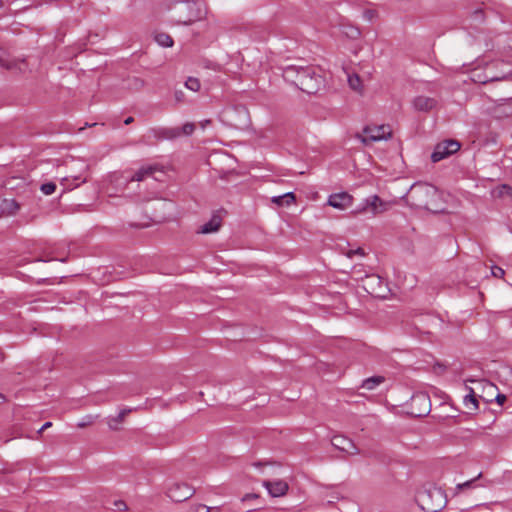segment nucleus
<instances>
[{
    "mask_svg": "<svg viewBox=\"0 0 512 512\" xmlns=\"http://www.w3.org/2000/svg\"><path fill=\"white\" fill-rule=\"evenodd\" d=\"M429 397L426 394H417L412 397L413 404H424L425 408L423 412L418 413V416L426 415L429 412Z\"/></svg>",
    "mask_w": 512,
    "mask_h": 512,
    "instance_id": "21",
    "label": "nucleus"
},
{
    "mask_svg": "<svg viewBox=\"0 0 512 512\" xmlns=\"http://www.w3.org/2000/svg\"><path fill=\"white\" fill-rule=\"evenodd\" d=\"M174 97L177 103H182L185 101V94L182 90L175 91Z\"/></svg>",
    "mask_w": 512,
    "mask_h": 512,
    "instance_id": "37",
    "label": "nucleus"
},
{
    "mask_svg": "<svg viewBox=\"0 0 512 512\" xmlns=\"http://www.w3.org/2000/svg\"><path fill=\"white\" fill-rule=\"evenodd\" d=\"M155 41L162 47H172L173 46V39L172 37L164 32L157 33L155 35Z\"/></svg>",
    "mask_w": 512,
    "mask_h": 512,
    "instance_id": "25",
    "label": "nucleus"
},
{
    "mask_svg": "<svg viewBox=\"0 0 512 512\" xmlns=\"http://www.w3.org/2000/svg\"><path fill=\"white\" fill-rule=\"evenodd\" d=\"M367 286L371 288V294H375L378 297H385L386 287L383 280L379 276L368 277Z\"/></svg>",
    "mask_w": 512,
    "mask_h": 512,
    "instance_id": "15",
    "label": "nucleus"
},
{
    "mask_svg": "<svg viewBox=\"0 0 512 512\" xmlns=\"http://www.w3.org/2000/svg\"><path fill=\"white\" fill-rule=\"evenodd\" d=\"M348 84L351 89L362 93L363 86L360 77L357 74L348 75Z\"/></svg>",
    "mask_w": 512,
    "mask_h": 512,
    "instance_id": "26",
    "label": "nucleus"
},
{
    "mask_svg": "<svg viewBox=\"0 0 512 512\" xmlns=\"http://www.w3.org/2000/svg\"><path fill=\"white\" fill-rule=\"evenodd\" d=\"M132 409H123L119 412V414L115 418H111L108 422L109 427L112 429H117V424L121 423L127 414H129Z\"/></svg>",
    "mask_w": 512,
    "mask_h": 512,
    "instance_id": "27",
    "label": "nucleus"
},
{
    "mask_svg": "<svg viewBox=\"0 0 512 512\" xmlns=\"http://www.w3.org/2000/svg\"><path fill=\"white\" fill-rule=\"evenodd\" d=\"M298 69H300V67H297V66H288V67H286L284 69V71H283L284 79L286 81H289V82H291L292 84L295 85L297 74H299Z\"/></svg>",
    "mask_w": 512,
    "mask_h": 512,
    "instance_id": "24",
    "label": "nucleus"
},
{
    "mask_svg": "<svg viewBox=\"0 0 512 512\" xmlns=\"http://www.w3.org/2000/svg\"><path fill=\"white\" fill-rule=\"evenodd\" d=\"M263 485L272 497H280L285 495L289 488L287 482L283 480L264 481Z\"/></svg>",
    "mask_w": 512,
    "mask_h": 512,
    "instance_id": "12",
    "label": "nucleus"
},
{
    "mask_svg": "<svg viewBox=\"0 0 512 512\" xmlns=\"http://www.w3.org/2000/svg\"><path fill=\"white\" fill-rule=\"evenodd\" d=\"M185 87L193 92H198L201 88V84L198 78L188 77L185 82Z\"/></svg>",
    "mask_w": 512,
    "mask_h": 512,
    "instance_id": "29",
    "label": "nucleus"
},
{
    "mask_svg": "<svg viewBox=\"0 0 512 512\" xmlns=\"http://www.w3.org/2000/svg\"><path fill=\"white\" fill-rule=\"evenodd\" d=\"M492 274L496 278H502L504 276V274H505V271L501 267L493 266L492 267Z\"/></svg>",
    "mask_w": 512,
    "mask_h": 512,
    "instance_id": "36",
    "label": "nucleus"
},
{
    "mask_svg": "<svg viewBox=\"0 0 512 512\" xmlns=\"http://www.w3.org/2000/svg\"><path fill=\"white\" fill-rule=\"evenodd\" d=\"M133 84H134V87L136 89H140L144 86V81L139 79V78H134L133 79Z\"/></svg>",
    "mask_w": 512,
    "mask_h": 512,
    "instance_id": "40",
    "label": "nucleus"
},
{
    "mask_svg": "<svg viewBox=\"0 0 512 512\" xmlns=\"http://www.w3.org/2000/svg\"><path fill=\"white\" fill-rule=\"evenodd\" d=\"M254 465L258 467V466H261L262 463L261 462H257V463H254Z\"/></svg>",
    "mask_w": 512,
    "mask_h": 512,
    "instance_id": "50",
    "label": "nucleus"
},
{
    "mask_svg": "<svg viewBox=\"0 0 512 512\" xmlns=\"http://www.w3.org/2000/svg\"><path fill=\"white\" fill-rule=\"evenodd\" d=\"M460 149V143L456 140H445L444 142L438 143L433 153L431 154V160L436 163L448 156L456 153Z\"/></svg>",
    "mask_w": 512,
    "mask_h": 512,
    "instance_id": "6",
    "label": "nucleus"
},
{
    "mask_svg": "<svg viewBox=\"0 0 512 512\" xmlns=\"http://www.w3.org/2000/svg\"><path fill=\"white\" fill-rule=\"evenodd\" d=\"M371 457L378 463L389 465L393 461V457L385 451H376L371 454Z\"/></svg>",
    "mask_w": 512,
    "mask_h": 512,
    "instance_id": "22",
    "label": "nucleus"
},
{
    "mask_svg": "<svg viewBox=\"0 0 512 512\" xmlns=\"http://www.w3.org/2000/svg\"><path fill=\"white\" fill-rule=\"evenodd\" d=\"M186 10L188 12L187 18L179 20L184 25H191L197 21H201L206 18L207 7L205 4L197 2H188L186 4Z\"/></svg>",
    "mask_w": 512,
    "mask_h": 512,
    "instance_id": "8",
    "label": "nucleus"
},
{
    "mask_svg": "<svg viewBox=\"0 0 512 512\" xmlns=\"http://www.w3.org/2000/svg\"><path fill=\"white\" fill-rule=\"evenodd\" d=\"M375 15V12L373 10H367L364 12V17L368 20H372Z\"/></svg>",
    "mask_w": 512,
    "mask_h": 512,
    "instance_id": "41",
    "label": "nucleus"
},
{
    "mask_svg": "<svg viewBox=\"0 0 512 512\" xmlns=\"http://www.w3.org/2000/svg\"><path fill=\"white\" fill-rule=\"evenodd\" d=\"M332 445L350 455H356L359 454V449L356 447V445L348 438L338 435L333 437L332 439Z\"/></svg>",
    "mask_w": 512,
    "mask_h": 512,
    "instance_id": "11",
    "label": "nucleus"
},
{
    "mask_svg": "<svg viewBox=\"0 0 512 512\" xmlns=\"http://www.w3.org/2000/svg\"><path fill=\"white\" fill-rule=\"evenodd\" d=\"M479 13H481V11H480V10H476V11H475V14H479Z\"/></svg>",
    "mask_w": 512,
    "mask_h": 512,
    "instance_id": "53",
    "label": "nucleus"
},
{
    "mask_svg": "<svg viewBox=\"0 0 512 512\" xmlns=\"http://www.w3.org/2000/svg\"><path fill=\"white\" fill-rule=\"evenodd\" d=\"M391 136V129L389 126L380 125V126H366L363 129V134H357L356 137L360 139V141L369 145L373 142L380 141L386 139Z\"/></svg>",
    "mask_w": 512,
    "mask_h": 512,
    "instance_id": "5",
    "label": "nucleus"
},
{
    "mask_svg": "<svg viewBox=\"0 0 512 512\" xmlns=\"http://www.w3.org/2000/svg\"><path fill=\"white\" fill-rule=\"evenodd\" d=\"M405 201L412 208L432 213L445 210L442 193L435 186L424 182L414 183L405 195Z\"/></svg>",
    "mask_w": 512,
    "mask_h": 512,
    "instance_id": "1",
    "label": "nucleus"
},
{
    "mask_svg": "<svg viewBox=\"0 0 512 512\" xmlns=\"http://www.w3.org/2000/svg\"><path fill=\"white\" fill-rule=\"evenodd\" d=\"M115 506L120 511L127 510V505H126V503L124 501H117V502H115Z\"/></svg>",
    "mask_w": 512,
    "mask_h": 512,
    "instance_id": "39",
    "label": "nucleus"
},
{
    "mask_svg": "<svg viewBox=\"0 0 512 512\" xmlns=\"http://www.w3.org/2000/svg\"><path fill=\"white\" fill-rule=\"evenodd\" d=\"M437 101L434 98L418 96L413 100V106L417 111L428 112L436 107Z\"/></svg>",
    "mask_w": 512,
    "mask_h": 512,
    "instance_id": "13",
    "label": "nucleus"
},
{
    "mask_svg": "<svg viewBox=\"0 0 512 512\" xmlns=\"http://www.w3.org/2000/svg\"><path fill=\"white\" fill-rule=\"evenodd\" d=\"M385 378L383 376H372L365 379L362 383V387L367 390H373L380 384L384 382Z\"/></svg>",
    "mask_w": 512,
    "mask_h": 512,
    "instance_id": "23",
    "label": "nucleus"
},
{
    "mask_svg": "<svg viewBox=\"0 0 512 512\" xmlns=\"http://www.w3.org/2000/svg\"><path fill=\"white\" fill-rule=\"evenodd\" d=\"M221 224V217L219 215H213L212 218L207 223L201 226L198 232L202 234L217 232L221 227Z\"/></svg>",
    "mask_w": 512,
    "mask_h": 512,
    "instance_id": "16",
    "label": "nucleus"
},
{
    "mask_svg": "<svg viewBox=\"0 0 512 512\" xmlns=\"http://www.w3.org/2000/svg\"><path fill=\"white\" fill-rule=\"evenodd\" d=\"M481 475H482V474H481V473H479V474H478V476H477L476 478H474V479H472V480H469V481H466V482H464V483H460V484H458V485H457V487H456V489L460 491V490H463V489H465V488H470V487L472 486V483H473L476 479L480 478V477H481Z\"/></svg>",
    "mask_w": 512,
    "mask_h": 512,
    "instance_id": "35",
    "label": "nucleus"
},
{
    "mask_svg": "<svg viewBox=\"0 0 512 512\" xmlns=\"http://www.w3.org/2000/svg\"><path fill=\"white\" fill-rule=\"evenodd\" d=\"M181 136L179 127H156L148 130L146 134L147 139H154L156 141L174 140Z\"/></svg>",
    "mask_w": 512,
    "mask_h": 512,
    "instance_id": "9",
    "label": "nucleus"
},
{
    "mask_svg": "<svg viewBox=\"0 0 512 512\" xmlns=\"http://www.w3.org/2000/svg\"><path fill=\"white\" fill-rule=\"evenodd\" d=\"M298 71L295 86L308 94L316 93L322 82L321 76L316 74L313 67H300Z\"/></svg>",
    "mask_w": 512,
    "mask_h": 512,
    "instance_id": "2",
    "label": "nucleus"
},
{
    "mask_svg": "<svg viewBox=\"0 0 512 512\" xmlns=\"http://www.w3.org/2000/svg\"><path fill=\"white\" fill-rule=\"evenodd\" d=\"M159 171L161 172V169L158 165L143 166L131 176L130 181H143L147 177H152L155 172Z\"/></svg>",
    "mask_w": 512,
    "mask_h": 512,
    "instance_id": "14",
    "label": "nucleus"
},
{
    "mask_svg": "<svg viewBox=\"0 0 512 512\" xmlns=\"http://www.w3.org/2000/svg\"><path fill=\"white\" fill-rule=\"evenodd\" d=\"M0 209L3 214L13 215L20 209V205L14 199H4L0 204Z\"/></svg>",
    "mask_w": 512,
    "mask_h": 512,
    "instance_id": "18",
    "label": "nucleus"
},
{
    "mask_svg": "<svg viewBox=\"0 0 512 512\" xmlns=\"http://www.w3.org/2000/svg\"><path fill=\"white\" fill-rule=\"evenodd\" d=\"M88 419H89L88 423H92L93 417L92 416H88Z\"/></svg>",
    "mask_w": 512,
    "mask_h": 512,
    "instance_id": "48",
    "label": "nucleus"
},
{
    "mask_svg": "<svg viewBox=\"0 0 512 512\" xmlns=\"http://www.w3.org/2000/svg\"><path fill=\"white\" fill-rule=\"evenodd\" d=\"M505 75H482L481 73H474L473 80L482 84H486L488 82L499 81L505 79Z\"/></svg>",
    "mask_w": 512,
    "mask_h": 512,
    "instance_id": "19",
    "label": "nucleus"
},
{
    "mask_svg": "<svg viewBox=\"0 0 512 512\" xmlns=\"http://www.w3.org/2000/svg\"><path fill=\"white\" fill-rule=\"evenodd\" d=\"M4 401H5L4 395L0 394V404L3 403Z\"/></svg>",
    "mask_w": 512,
    "mask_h": 512,
    "instance_id": "47",
    "label": "nucleus"
},
{
    "mask_svg": "<svg viewBox=\"0 0 512 512\" xmlns=\"http://www.w3.org/2000/svg\"><path fill=\"white\" fill-rule=\"evenodd\" d=\"M86 425H87V423H85V422H80V423H78V427H80V428H83V427H85Z\"/></svg>",
    "mask_w": 512,
    "mask_h": 512,
    "instance_id": "46",
    "label": "nucleus"
},
{
    "mask_svg": "<svg viewBox=\"0 0 512 512\" xmlns=\"http://www.w3.org/2000/svg\"><path fill=\"white\" fill-rule=\"evenodd\" d=\"M391 203L382 200L377 195H372L366 198L358 207L353 211L354 214H370L376 216L389 210Z\"/></svg>",
    "mask_w": 512,
    "mask_h": 512,
    "instance_id": "4",
    "label": "nucleus"
},
{
    "mask_svg": "<svg viewBox=\"0 0 512 512\" xmlns=\"http://www.w3.org/2000/svg\"><path fill=\"white\" fill-rule=\"evenodd\" d=\"M422 508L427 512H438L446 504L443 492L438 488L428 489L420 493Z\"/></svg>",
    "mask_w": 512,
    "mask_h": 512,
    "instance_id": "3",
    "label": "nucleus"
},
{
    "mask_svg": "<svg viewBox=\"0 0 512 512\" xmlns=\"http://www.w3.org/2000/svg\"><path fill=\"white\" fill-rule=\"evenodd\" d=\"M40 189L45 195H51L52 193H54L56 185L53 182H49L42 184Z\"/></svg>",
    "mask_w": 512,
    "mask_h": 512,
    "instance_id": "32",
    "label": "nucleus"
},
{
    "mask_svg": "<svg viewBox=\"0 0 512 512\" xmlns=\"http://www.w3.org/2000/svg\"><path fill=\"white\" fill-rule=\"evenodd\" d=\"M134 121V118L133 117H128L124 120V124L125 125H129L131 124L132 122Z\"/></svg>",
    "mask_w": 512,
    "mask_h": 512,
    "instance_id": "45",
    "label": "nucleus"
},
{
    "mask_svg": "<svg viewBox=\"0 0 512 512\" xmlns=\"http://www.w3.org/2000/svg\"><path fill=\"white\" fill-rule=\"evenodd\" d=\"M180 128L181 136H190L195 131V124L192 122H186L182 127Z\"/></svg>",
    "mask_w": 512,
    "mask_h": 512,
    "instance_id": "31",
    "label": "nucleus"
},
{
    "mask_svg": "<svg viewBox=\"0 0 512 512\" xmlns=\"http://www.w3.org/2000/svg\"><path fill=\"white\" fill-rule=\"evenodd\" d=\"M498 196H510L512 197V187L508 185H502L497 189Z\"/></svg>",
    "mask_w": 512,
    "mask_h": 512,
    "instance_id": "33",
    "label": "nucleus"
},
{
    "mask_svg": "<svg viewBox=\"0 0 512 512\" xmlns=\"http://www.w3.org/2000/svg\"><path fill=\"white\" fill-rule=\"evenodd\" d=\"M369 288H370L369 286H368V287H366V290H367V292L371 293V291H370V289H369Z\"/></svg>",
    "mask_w": 512,
    "mask_h": 512,
    "instance_id": "51",
    "label": "nucleus"
},
{
    "mask_svg": "<svg viewBox=\"0 0 512 512\" xmlns=\"http://www.w3.org/2000/svg\"><path fill=\"white\" fill-rule=\"evenodd\" d=\"M194 493V488L181 482L172 483L167 490L168 497L174 502H183L191 498Z\"/></svg>",
    "mask_w": 512,
    "mask_h": 512,
    "instance_id": "7",
    "label": "nucleus"
},
{
    "mask_svg": "<svg viewBox=\"0 0 512 512\" xmlns=\"http://www.w3.org/2000/svg\"><path fill=\"white\" fill-rule=\"evenodd\" d=\"M212 508L204 505V504H195L191 506L189 512H210Z\"/></svg>",
    "mask_w": 512,
    "mask_h": 512,
    "instance_id": "34",
    "label": "nucleus"
},
{
    "mask_svg": "<svg viewBox=\"0 0 512 512\" xmlns=\"http://www.w3.org/2000/svg\"><path fill=\"white\" fill-rule=\"evenodd\" d=\"M343 33L351 39H357L361 34L360 30L354 26H345Z\"/></svg>",
    "mask_w": 512,
    "mask_h": 512,
    "instance_id": "30",
    "label": "nucleus"
},
{
    "mask_svg": "<svg viewBox=\"0 0 512 512\" xmlns=\"http://www.w3.org/2000/svg\"><path fill=\"white\" fill-rule=\"evenodd\" d=\"M3 5H4V1L0 0V9L3 7Z\"/></svg>",
    "mask_w": 512,
    "mask_h": 512,
    "instance_id": "49",
    "label": "nucleus"
},
{
    "mask_svg": "<svg viewBox=\"0 0 512 512\" xmlns=\"http://www.w3.org/2000/svg\"><path fill=\"white\" fill-rule=\"evenodd\" d=\"M52 426V423L51 422H45L42 427L39 429L38 433H42L44 430H46L47 428L51 427Z\"/></svg>",
    "mask_w": 512,
    "mask_h": 512,
    "instance_id": "43",
    "label": "nucleus"
},
{
    "mask_svg": "<svg viewBox=\"0 0 512 512\" xmlns=\"http://www.w3.org/2000/svg\"><path fill=\"white\" fill-rule=\"evenodd\" d=\"M466 389L469 393L464 397V404L468 406L471 403L473 405V410H477L479 407L478 400L476 399L473 389L468 386H466Z\"/></svg>",
    "mask_w": 512,
    "mask_h": 512,
    "instance_id": "28",
    "label": "nucleus"
},
{
    "mask_svg": "<svg viewBox=\"0 0 512 512\" xmlns=\"http://www.w3.org/2000/svg\"><path fill=\"white\" fill-rule=\"evenodd\" d=\"M271 201L275 204H277L278 206H283V205H290L291 203H293L295 201V196H294V193L292 192H288V193H285L281 196H275L271 199Z\"/></svg>",
    "mask_w": 512,
    "mask_h": 512,
    "instance_id": "20",
    "label": "nucleus"
},
{
    "mask_svg": "<svg viewBox=\"0 0 512 512\" xmlns=\"http://www.w3.org/2000/svg\"><path fill=\"white\" fill-rule=\"evenodd\" d=\"M354 255H361L363 256L364 255V251L362 248H358L356 250H350L348 253H347V256L349 258H352Z\"/></svg>",
    "mask_w": 512,
    "mask_h": 512,
    "instance_id": "38",
    "label": "nucleus"
},
{
    "mask_svg": "<svg viewBox=\"0 0 512 512\" xmlns=\"http://www.w3.org/2000/svg\"><path fill=\"white\" fill-rule=\"evenodd\" d=\"M496 401L499 403V404H503L505 401H506V396L503 395V394H498L496 396Z\"/></svg>",
    "mask_w": 512,
    "mask_h": 512,
    "instance_id": "42",
    "label": "nucleus"
},
{
    "mask_svg": "<svg viewBox=\"0 0 512 512\" xmlns=\"http://www.w3.org/2000/svg\"><path fill=\"white\" fill-rule=\"evenodd\" d=\"M86 180L87 178L82 176V174H71L62 178L63 185H65L69 189L78 187L80 184L85 183Z\"/></svg>",
    "mask_w": 512,
    "mask_h": 512,
    "instance_id": "17",
    "label": "nucleus"
},
{
    "mask_svg": "<svg viewBox=\"0 0 512 512\" xmlns=\"http://www.w3.org/2000/svg\"><path fill=\"white\" fill-rule=\"evenodd\" d=\"M327 204L333 208L345 210L352 206L353 197L347 192L334 193L329 196Z\"/></svg>",
    "mask_w": 512,
    "mask_h": 512,
    "instance_id": "10",
    "label": "nucleus"
},
{
    "mask_svg": "<svg viewBox=\"0 0 512 512\" xmlns=\"http://www.w3.org/2000/svg\"><path fill=\"white\" fill-rule=\"evenodd\" d=\"M369 288H370L369 286H368V287H366V290H367V292L371 293V291H370V289H369Z\"/></svg>",
    "mask_w": 512,
    "mask_h": 512,
    "instance_id": "52",
    "label": "nucleus"
},
{
    "mask_svg": "<svg viewBox=\"0 0 512 512\" xmlns=\"http://www.w3.org/2000/svg\"><path fill=\"white\" fill-rule=\"evenodd\" d=\"M199 124H200L201 128L204 129L207 125L211 124V120L205 119V120L201 121Z\"/></svg>",
    "mask_w": 512,
    "mask_h": 512,
    "instance_id": "44",
    "label": "nucleus"
}]
</instances>
